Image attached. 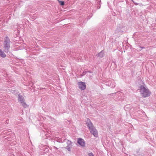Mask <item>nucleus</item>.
Masks as SVG:
<instances>
[{"instance_id":"obj_5","label":"nucleus","mask_w":156,"mask_h":156,"mask_svg":"<svg viewBox=\"0 0 156 156\" xmlns=\"http://www.w3.org/2000/svg\"><path fill=\"white\" fill-rule=\"evenodd\" d=\"M79 88L82 90H84L86 88V85L84 83L80 82L78 83Z\"/></svg>"},{"instance_id":"obj_1","label":"nucleus","mask_w":156,"mask_h":156,"mask_svg":"<svg viewBox=\"0 0 156 156\" xmlns=\"http://www.w3.org/2000/svg\"><path fill=\"white\" fill-rule=\"evenodd\" d=\"M140 89L141 94L144 98L148 97L151 94V93L149 90L143 86H141L140 87Z\"/></svg>"},{"instance_id":"obj_10","label":"nucleus","mask_w":156,"mask_h":156,"mask_svg":"<svg viewBox=\"0 0 156 156\" xmlns=\"http://www.w3.org/2000/svg\"><path fill=\"white\" fill-rule=\"evenodd\" d=\"M21 104L22 105V106L24 107L25 108H27L28 107V105L27 104H26L25 102L24 101H23V102L22 103H21Z\"/></svg>"},{"instance_id":"obj_18","label":"nucleus","mask_w":156,"mask_h":156,"mask_svg":"<svg viewBox=\"0 0 156 156\" xmlns=\"http://www.w3.org/2000/svg\"><path fill=\"white\" fill-rule=\"evenodd\" d=\"M132 2H134V1H133V0H131Z\"/></svg>"},{"instance_id":"obj_8","label":"nucleus","mask_w":156,"mask_h":156,"mask_svg":"<svg viewBox=\"0 0 156 156\" xmlns=\"http://www.w3.org/2000/svg\"><path fill=\"white\" fill-rule=\"evenodd\" d=\"M0 56L2 58H5L6 56L5 54L1 49H0Z\"/></svg>"},{"instance_id":"obj_13","label":"nucleus","mask_w":156,"mask_h":156,"mask_svg":"<svg viewBox=\"0 0 156 156\" xmlns=\"http://www.w3.org/2000/svg\"><path fill=\"white\" fill-rule=\"evenodd\" d=\"M66 149L68 150L69 151H70L71 149V147L70 146H69L66 147Z\"/></svg>"},{"instance_id":"obj_16","label":"nucleus","mask_w":156,"mask_h":156,"mask_svg":"<svg viewBox=\"0 0 156 156\" xmlns=\"http://www.w3.org/2000/svg\"><path fill=\"white\" fill-rule=\"evenodd\" d=\"M68 143L69 144H70L71 143V142L70 141H68Z\"/></svg>"},{"instance_id":"obj_9","label":"nucleus","mask_w":156,"mask_h":156,"mask_svg":"<svg viewBox=\"0 0 156 156\" xmlns=\"http://www.w3.org/2000/svg\"><path fill=\"white\" fill-rule=\"evenodd\" d=\"M104 52L102 51H101L99 53H98L97 56L101 58L103 56Z\"/></svg>"},{"instance_id":"obj_17","label":"nucleus","mask_w":156,"mask_h":156,"mask_svg":"<svg viewBox=\"0 0 156 156\" xmlns=\"http://www.w3.org/2000/svg\"><path fill=\"white\" fill-rule=\"evenodd\" d=\"M87 72H83V75L85 74Z\"/></svg>"},{"instance_id":"obj_3","label":"nucleus","mask_w":156,"mask_h":156,"mask_svg":"<svg viewBox=\"0 0 156 156\" xmlns=\"http://www.w3.org/2000/svg\"><path fill=\"white\" fill-rule=\"evenodd\" d=\"M91 134H93L95 137H97L98 135V132L96 129L95 127H94L93 128L89 129Z\"/></svg>"},{"instance_id":"obj_14","label":"nucleus","mask_w":156,"mask_h":156,"mask_svg":"<svg viewBox=\"0 0 156 156\" xmlns=\"http://www.w3.org/2000/svg\"><path fill=\"white\" fill-rule=\"evenodd\" d=\"M89 156H94L93 154L92 153H90L88 154Z\"/></svg>"},{"instance_id":"obj_20","label":"nucleus","mask_w":156,"mask_h":156,"mask_svg":"<svg viewBox=\"0 0 156 156\" xmlns=\"http://www.w3.org/2000/svg\"><path fill=\"white\" fill-rule=\"evenodd\" d=\"M58 0V2H59V0Z\"/></svg>"},{"instance_id":"obj_2","label":"nucleus","mask_w":156,"mask_h":156,"mask_svg":"<svg viewBox=\"0 0 156 156\" xmlns=\"http://www.w3.org/2000/svg\"><path fill=\"white\" fill-rule=\"evenodd\" d=\"M9 43L10 40L8 38L6 37V39L4 41V50L5 52H8L10 48Z\"/></svg>"},{"instance_id":"obj_15","label":"nucleus","mask_w":156,"mask_h":156,"mask_svg":"<svg viewBox=\"0 0 156 156\" xmlns=\"http://www.w3.org/2000/svg\"><path fill=\"white\" fill-rule=\"evenodd\" d=\"M133 2L134 4L135 5H138V4L137 3L135 2Z\"/></svg>"},{"instance_id":"obj_4","label":"nucleus","mask_w":156,"mask_h":156,"mask_svg":"<svg viewBox=\"0 0 156 156\" xmlns=\"http://www.w3.org/2000/svg\"><path fill=\"white\" fill-rule=\"evenodd\" d=\"M86 124L89 129L94 127L92 123L89 119H87L86 120Z\"/></svg>"},{"instance_id":"obj_19","label":"nucleus","mask_w":156,"mask_h":156,"mask_svg":"<svg viewBox=\"0 0 156 156\" xmlns=\"http://www.w3.org/2000/svg\"><path fill=\"white\" fill-rule=\"evenodd\" d=\"M54 148H56V147H54Z\"/></svg>"},{"instance_id":"obj_7","label":"nucleus","mask_w":156,"mask_h":156,"mask_svg":"<svg viewBox=\"0 0 156 156\" xmlns=\"http://www.w3.org/2000/svg\"><path fill=\"white\" fill-rule=\"evenodd\" d=\"M18 98V100L19 102L21 103L24 101V98L22 96L19 95Z\"/></svg>"},{"instance_id":"obj_11","label":"nucleus","mask_w":156,"mask_h":156,"mask_svg":"<svg viewBox=\"0 0 156 156\" xmlns=\"http://www.w3.org/2000/svg\"><path fill=\"white\" fill-rule=\"evenodd\" d=\"M112 83V85L111 84L110 86L112 88H113L114 87L116 86V84L115 83H114L113 81V82Z\"/></svg>"},{"instance_id":"obj_6","label":"nucleus","mask_w":156,"mask_h":156,"mask_svg":"<svg viewBox=\"0 0 156 156\" xmlns=\"http://www.w3.org/2000/svg\"><path fill=\"white\" fill-rule=\"evenodd\" d=\"M78 143L82 147L85 146V143L84 140L81 138H79L77 140Z\"/></svg>"},{"instance_id":"obj_12","label":"nucleus","mask_w":156,"mask_h":156,"mask_svg":"<svg viewBox=\"0 0 156 156\" xmlns=\"http://www.w3.org/2000/svg\"><path fill=\"white\" fill-rule=\"evenodd\" d=\"M59 2L62 5H64V2L63 1H59Z\"/></svg>"}]
</instances>
